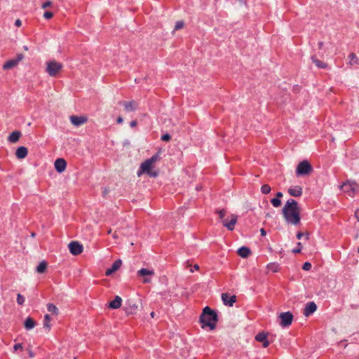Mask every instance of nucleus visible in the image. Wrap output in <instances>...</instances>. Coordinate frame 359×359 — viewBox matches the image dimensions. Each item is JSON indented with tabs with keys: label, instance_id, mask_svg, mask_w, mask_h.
<instances>
[{
	"label": "nucleus",
	"instance_id": "obj_1",
	"mask_svg": "<svg viewBox=\"0 0 359 359\" xmlns=\"http://www.w3.org/2000/svg\"><path fill=\"white\" fill-rule=\"evenodd\" d=\"M300 212L301 209L297 202L292 198L287 201L282 210L283 216L285 222L294 226L300 224Z\"/></svg>",
	"mask_w": 359,
	"mask_h": 359
},
{
	"label": "nucleus",
	"instance_id": "obj_2",
	"mask_svg": "<svg viewBox=\"0 0 359 359\" xmlns=\"http://www.w3.org/2000/svg\"><path fill=\"white\" fill-rule=\"evenodd\" d=\"M202 327H208L210 330H212L215 328L216 323L217 322V315L210 307L206 306L204 308L200 318Z\"/></svg>",
	"mask_w": 359,
	"mask_h": 359
},
{
	"label": "nucleus",
	"instance_id": "obj_3",
	"mask_svg": "<svg viewBox=\"0 0 359 359\" xmlns=\"http://www.w3.org/2000/svg\"><path fill=\"white\" fill-rule=\"evenodd\" d=\"M159 160V155L158 154L152 156L150 158L144 161L137 172V175L140 176L143 173L147 174L149 177H156L158 175L157 171L152 170L153 164Z\"/></svg>",
	"mask_w": 359,
	"mask_h": 359
},
{
	"label": "nucleus",
	"instance_id": "obj_4",
	"mask_svg": "<svg viewBox=\"0 0 359 359\" xmlns=\"http://www.w3.org/2000/svg\"><path fill=\"white\" fill-rule=\"evenodd\" d=\"M341 189L351 196H353L359 190V185L354 181H347L341 186Z\"/></svg>",
	"mask_w": 359,
	"mask_h": 359
},
{
	"label": "nucleus",
	"instance_id": "obj_5",
	"mask_svg": "<svg viewBox=\"0 0 359 359\" xmlns=\"http://www.w3.org/2000/svg\"><path fill=\"white\" fill-rule=\"evenodd\" d=\"M62 65L55 60L47 62L46 72L50 76H55L62 69Z\"/></svg>",
	"mask_w": 359,
	"mask_h": 359
},
{
	"label": "nucleus",
	"instance_id": "obj_6",
	"mask_svg": "<svg viewBox=\"0 0 359 359\" xmlns=\"http://www.w3.org/2000/svg\"><path fill=\"white\" fill-rule=\"evenodd\" d=\"M313 170L311 165L307 161L300 162L296 168V174L297 175H307Z\"/></svg>",
	"mask_w": 359,
	"mask_h": 359
},
{
	"label": "nucleus",
	"instance_id": "obj_7",
	"mask_svg": "<svg viewBox=\"0 0 359 359\" xmlns=\"http://www.w3.org/2000/svg\"><path fill=\"white\" fill-rule=\"evenodd\" d=\"M279 318L280 319V325L282 327H287L292 324L293 320V315L290 311L283 312L280 314Z\"/></svg>",
	"mask_w": 359,
	"mask_h": 359
},
{
	"label": "nucleus",
	"instance_id": "obj_8",
	"mask_svg": "<svg viewBox=\"0 0 359 359\" xmlns=\"http://www.w3.org/2000/svg\"><path fill=\"white\" fill-rule=\"evenodd\" d=\"M237 220L238 216L234 214H231L229 216V219L227 218L222 220V224L228 230L233 231L235 229Z\"/></svg>",
	"mask_w": 359,
	"mask_h": 359
},
{
	"label": "nucleus",
	"instance_id": "obj_9",
	"mask_svg": "<svg viewBox=\"0 0 359 359\" xmlns=\"http://www.w3.org/2000/svg\"><path fill=\"white\" fill-rule=\"evenodd\" d=\"M154 275V270H149L147 269L142 268L137 271V276L141 277H144L143 280L144 283H150L151 280L149 276H152Z\"/></svg>",
	"mask_w": 359,
	"mask_h": 359
},
{
	"label": "nucleus",
	"instance_id": "obj_10",
	"mask_svg": "<svg viewBox=\"0 0 359 359\" xmlns=\"http://www.w3.org/2000/svg\"><path fill=\"white\" fill-rule=\"evenodd\" d=\"M70 252L74 255H79L83 252V245L77 241H72L68 245Z\"/></svg>",
	"mask_w": 359,
	"mask_h": 359
},
{
	"label": "nucleus",
	"instance_id": "obj_11",
	"mask_svg": "<svg viewBox=\"0 0 359 359\" xmlns=\"http://www.w3.org/2000/svg\"><path fill=\"white\" fill-rule=\"evenodd\" d=\"M119 104L123 106L124 110L126 112L136 111L138 108V103L135 100L122 101L119 102Z\"/></svg>",
	"mask_w": 359,
	"mask_h": 359
},
{
	"label": "nucleus",
	"instance_id": "obj_12",
	"mask_svg": "<svg viewBox=\"0 0 359 359\" xmlns=\"http://www.w3.org/2000/svg\"><path fill=\"white\" fill-rule=\"evenodd\" d=\"M128 306L125 308V311L128 315L135 314L139 309V304L132 300L127 302Z\"/></svg>",
	"mask_w": 359,
	"mask_h": 359
},
{
	"label": "nucleus",
	"instance_id": "obj_13",
	"mask_svg": "<svg viewBox=\"0 0 359 359\" xmlns=\"http://www.w3.org/2000/svg\"><path fill=\"white\" fill-rule=\"evenodd\" d=\"M222 300L224 304L232 306L236 301V296H229L227 293H223L222 294Z\"/></svg>",
	"mask_w": 359,
	"mask_h": 359
},
{
	"label": "nucleus",
	"instance_id": "obj_14",
	"mask_svg": "<svg viewBox=\"0 0 359 359\" xmlns=\"http://www.w3.org/2000/svg\"><path fill=\"white\" fill-rule=\"evenodd\" d=\"M55 168L58 172H62L67 167L66 161L64 158H57L54 163Z\"/></svg>",
	"mask_w": 359,
	"mask_h": 359
},
{
	"label": "nucleus",
	"instance_id": "obj_15",
	"mask_svg": "<svg viewBox=\"0 0 359 359\" xmlns=\"http://www.w3.org/2000/svg\"><path fill=\"white\" fill-rule=\"evenodd\" d=\"M317 310V305L313 302H309L306 305L304 311V315L305 316H309Z\"/></svg>",
	"mask_w": 359,
	"mask_h": 359
},
{
	"label": "nucleus",
	"instance_id": "obj_16",
	"mask_svg": "<svg viewBox=\"0 0 359 359\" xmlns=\"http://www.w3.org/2000/svg\"><path fill=\"white\" fill-rule=\"evenodd\" d=\"M70 121L74 126H79L84 124L87 121V118L83 116L73 115L70 116Z\"/></svg>",
	"mask_w": 359,
	"mask_h": 359
},
{
	"label": "nucleus",
	"instance_id": "obj_17",
	"mask_svg": "<svg viewBox=\"0 0 359 359\" xmlns=\"http://www.w3.org/2000/svg\"><path fill=\"white\" fill-rule=\"evenodd\" d=\"M121 264L122 261L121 259L116 260L112 264V266L109 269H107L105 272L106 276H110L114 272H116L118 269H120Z\"/></svg>",
	"mask_w": 359,
	"mask_h": 359
},
{
	"label": "nucleus",
	"instance_id": "obj_18",
	"mask_svg": "<svg viewBox=\"0 0 359 359\" xmlns=\"http://www.w3.org/2000/svg\"><path fill=\"white\" fill-rule=\"evenodd\" d=\"M22 55H19L18 57V58H16V59L11 60L7 61L3 65V68L4 69H10L13 68L14 67H15L18 64V62L22 60Z\"/></svg>",
	"mask_w": 359,
	"mask_h": 359
},
{
	"label": "nucleus",
	"instance_id": "obj_19",
	"mask_svg": "<svg viewBox=\"0 0 359 359\" xmlns=\"http://www.w3.org/2000/svg\"><path fill=\"white\" fill-rule=\"evenodd\" d=\"M288 193L290 196L294 197H299L302 195L303 191L300 186L291 187L288 189Z\"/></svg>",
	"mask_w": 359,
	"mask_h": 359
},
{
	"label": "nucleus",
	"instance_id": "obj_20",
	"mask_svg": "<svg viewBox=\"0 0 359 359\" xmlns=\"http://www.w3.org/2000/svg\"><path fill=\"white\" fill-rule=\"evenodd\" d=\"M255 339L259 342H262L264 348L268 347L270 344L269 341L267 340L266 334L264 332H259V334H257V336L255 337Z\"/></svg>",
	"mask_w": 359,
	"mask_h": 359
},
{
	"label": "nucleus",
	"instance_id": "obj_21",
	"mask_svg": "<svg viewBox=\"0 0 359 359\" xmlns=\"http://www.w3.org/2000/svg\"><path fill=\"white\" fill-rule=\"evenodd\" d=\"M22 133L19 130H15L11 133L8 137V141L11 143H16L19 141Z\"/></svg>",
	"mask_w": 359,
	"mask_h": 359
},
{
	"label": "nucleus",
	"instance_id": "obj_22",
	"mask_svg": "<svg viewBox=\"0 0 359 359\" xmlns=\"http://www.w3.org/2000/svg\"><path fill=\"white\" fill-rule=\"evenodd\" d=\"M27 154L28 149L24 146L18 147L15 152L16 157L19 159L25 158L27 156Z\"/></svg>",
	"mask_w": 359,
	"mask_h": 359
},
{
	"label": "nucleus",
	"instance_id": "obj_23",
	"mask_svg": "<svg viewBox=\"0 0 359 359\" xmlns=\"http://www.w3.org/2000/svg\"><path fill=\"white\" fill-rule=\"evenodd\" d=\"M122 299L119 296H116L114 299L109 302V307L112 309H117L121 307Z\"/></svg>",
	"mask_w": 359,
	"mask_h": 359
},
{
	"label": "nucleus",
	"instance_id": "obj_24",
	"mask_svg": "<svg viewBox=\"0 0 359 359\" xmlns=\"http://www.w3.org/2000/svg\"><path fill=\"white\" fill-rule=\"evenodd\" d=\"M250 250L247 247H241L238 250V254L243 258H247L250 255Z\"/></svg>",
	"mask_w": 359,
	"mask_h": 359
},
{
	"label": "nucleus",
	"instance_id": "obj_25",
	"mask_svg": "<svg viewBox=\"0 0 359 359\" xmlns=\"http://www.w3.org/2000/svg\"><path fill=\"white\" fill-rule=\"evenodd\" d=\"M24 325L26 330H32L35 327L36 323L32 318L28 317L25 320Z\"/></svg>",
	"mask_w": 359,
	"mask_h": 359
},
{
	"label": "nucleus",
	"instance_id": "obj_26",
	"mask_svg": "<svg viewBox=\"0 0 359 359\" xmlns=\"http://www.w3.org/2000/svg\"><path fill=\"white\" fill-rule=\"evenodd\" d=\"M348 58L349 60V65H359V58L357 57V55L352 53H350L348 56Z\"/></svg>",
	"mask_w": 359,
	"mask_h": 359
},
{
	"label": "nucleus",
	"instance_id": "obj_27",
	"mask_svg": "<svg viewBox=\"0 0 359 359\" xmlns=\"http://www.w3.org/2000/svg\"><path fill=\"white\" fill-rule=\"evenodd\" d=\"M311 60L318 68L325 69L327 67V63L317 59L316 56H312Z\"/></svg>",
	"mask_w": 359,
	"mask_h": 359
},
{
	"label": "nucleus",
	"instance_id": "obj_28",
	"mask_svg": "<svg viewBox=\"0 0 359 359\" xmlns=\"http://www.w3.org/2000/svg\"><path fill=\"white\" fill-rule=\"evenodd\" d=\"M50 316L48 314L45 315L43 321V328L46 329V332H49L50 330Z\"/></svg>",
	"mask_w": 359,
	"mask_h": 359
},
{
	"label": "nucleus",
	"instance_id": "obj_29",
	"mask_svg": "<svg viewBox=\"0 0 359 359\" xmlns=\"http://www.w3.org/2000/svg\"><path fill=\"white\" fill-rule=\"evenodd\" d=\"M47 269V263L45 261L40 262V264L36 267V271L39 273H43L46 271Z\"/></svg>",
	"mask_w": 359,
	"mask_h": 359
},
{
	"label": "nucleus",
	"instance_id": "obj_30",
	"mask_svg": "<svg viewBox=\"0 0 359 359\" xmlns=\"http://www.w3.org/2000/svg\"><path fill=\"white\" fill-rule=\"evenodd\" d=\"M47 309L50 313H51L55 316H57L58 314V309L53 304H51V303L48 304Z\"/></svg>",
	"mask_w": 359,
	"mask_h": 359
},
{
	"label": "nucleus",
	"instance_id": "obj_31",
	"mask_svg": "<svg viewBox=\"0 0 359 359\" xmlns=\"http://www.w3.org/2000/svg\"><path fill=\"white\" fill-rule=\"evenodd\" d=\"M271 190V188L269 184H264L261 187V191L264 194H267L270 193Z\"/></svg>",
	"mask_w": 359,
	"mask_h": 359
},
{
	"label": "nucleus",
	"instance_id": "obj_32",
	"mask_svg": "<svg viewBox=\"0 0 359 359\" xmlns=\"http://www.w3.org/2000/svg\"><path fill=\"white\" fill-rule=\"evenodd\" d=\"M184 21L182 20H179L177 21L176 23H175V29L173 30V33L175 32V31L176 30H179V29H181L184 27Z\"/></svg>",
	"mask_w": 359,
	"mask_h": 359
},
{
	"label": "nucleus",
	"instance_id": "obj_33",
	"mask_svg": "<svg viewBox=\"0 0 359 359\" xmlns=\"http://www.w3.org/2000/svg\"><path fill=\"white\" fill-rule=\"evenodd\" d=\"M271 203L275 208H278L281 205V201L278 198H272Z\"/></svg>",
	"mask_w": 359,
	"mask_h": 359
},
{
	"label": "nucleus",
	"instance_id": "obj_34",
	"mask_svg": "<svg viewBox=\"0 0 359 359\" xmlns=\"http://www.w3.org/2000/svg\"><path fill=\"white\" fill-rule=\"evenodd\" d=\"M25 298L20 294L17 295V302L19 305H22L25 303Z\"/></svg>",
	"mask_w": 359,
	"mask_h": 359
},
{
	"label": "nucleus",
	"instance_id": "obj_35",
	"mask_svg": "<svg viewBox=\"0 0 359 359\" xmlns=\"http://www.w3.org/2000/svg\"><path fill=\"white\" fill-rule=\"evenodd\" d=\"M311 269V264L310 262H305L302 266V269L305 271H309Z\"/></svg>",
	"mask_w": 359,
	"mask_h": 359
},
{
	"label": "nucleus",
	"instance_id": "obj_36",
	"mask_svg": "<svg viewBox=\"0 0 359 359\" xmlns=\"http://www.w3.org/2000/svg\"><path fill=\"white\" fill-rule=\"evenodd\" d=\"M53 16V13L50 11H46L44 13H43V18L48 20V19H50L52 18Z\"/></svg>",
	"mask_w": 359,
	"mask_h": 359
},
{
	"label": "nucleus",
	"instance_id": "obj_37",
	"mask_svg": "<svg viewBox=\"0 0 359 359\" xmlns=\"http://www.w3.org/2000/svg\"><path fill=\"white\" fill-rule=\"evenodd\" d=\"M217 212L218 213L219 218L223 220L226 214L225 210L222 209L220 210H217Z\"/></svg>",
	"mask_w": 359,
	"mask_h": 359
},
{
	"label": "nucleus",
	"instance_id": "obj_38",
	"mask_svg": "<svg viewBox=\"0 0 359 359\" xmlns=\"http://www.w3.org/2000/svg\"><path fill=\"white\" fill-rule=\"evenodd\" d=\"M297 246H298V247H297V248H295V249H293V250H292V252H294V253H299V252H301V250H302V244H301V243H300V242H299V243H297Z\"/></svg>",
	"mask_w": 359,
	"mask_h": 359
},
{
	"label": "nucleus",
	"instance_id": "obj_39",
	"mask_svg": "<svg viewBox=\"0 0 359 359\" xmlns=\"http://www.w3.org/2000/svg\"><path fill=\"white\" fill-rule=\"evenodd\" d=\"M170 139H171V137H170V135L169 134H168V133H167V134H165V135H163L161 136V140H162L163 141H165V142H168V141L170 140Z\"/></svg>",
	"mask_w": 359,
	"mask_h": 359
},
{
	"label": "nucleus",
	"instance_id": "obj_40",
	"mask_svg": "<svg viewBox=\"0 0 359 359\" xmlns=\"http://www.w3.org/2000/svg\"><path fill=\"white\" fill-rule=\"evenodd\" d=\"M51 5H52V2L50 1H48L43 3L41 7H42V8L45 9V8L50 7Z\"/></svg>",
	"mask_w": 359,
	"mask_h": 359
},
{
	"label": "nucleus",
	"instance_id": "obj_41",
	"mask_svg": "<svg viewBox=\"0 0 359 359\" xmlns=\"http://www.w3.org/2000/svg\"><path fill=\"white\" fill-rule=\"evenodd\" d=\"M23 348L22 345L21 344H16L14 345V349L15 351L17 350H22Z\"/></svg>",
	"mask_w": 359,
	"mask_h": 359
},
{
	"label": "nucleus",
	"instance_id": "obj_42",
	"mask_svg": "<svg viewBox=\"0 0 359 359\" xmlns=\"http://www.w3.org/2000/svg\"><path fill=\"white\" fill-rule=\"evenodd\" d=\"M116 122H117V123H118V124L122 123L123 122V117H122V116H118V117L117 118V119H116Z\"/></svg>",
	"mask_w": 359,
	"mask_h": 359
},
{
	"label": "nucleus",
	"instance_id": "obj_43",
	"mask_svg": "<svg viewBox=\"0 0 359 359\" xmlns=\"http://www.w3.org/2000/svg\"><path fill=\"white\" fill-rule=\"evenodd\" d=\"M268 267H269V268H270V267H273V271L274 272H276V271H277L278 266H276V265H273V264H271V265L268 266Z\"/></svg>",
	"mask_w": 359,
	"mask_h": 359
},
{
	"label": "nucleus",
	"instance_id": "obj_44",
	"mask_svg": "<svg viewBox=\"0 0 359 359\" xmlns=\"http://www.w3.org/2000/svg\"><path fill=\"white\" fill-rule=\"evenodd\" d=\"M15 25L17 26V27H20L22 25V22L20 21V20L18 19L15 20Z\"/></svg>",
	"mask_w": 359,
	"mask_h": 359
},
{
	"label": "nucleus",
	"instance_id": "obj_45",
	"mask_svg": "<svg viewBox=\"0 0 359 359\" xmlns=\"http://www.w3.org/2000/svg\"><path fill=\"white\" fill-rule=\"evenodd\" d=\"M137 121H133L130 122V125L131 127H135L137 126Z\"/></svg>",
	"mask_w": 359,
	"mask_h": 359
},
{
	"label": "nucleus",
	"instance_id": "obj_46",
	"mask_svg": "<svg viewBox=\"0 0 359 359\" xmlns=\"http://www.w3.org/2000/svg\"><path fill=\"white\" fill-rule=\"evenodd\" d=\"M302 236H303V233H302V232H298V233H297V238L298 239H301V238H302Z\"/></svg>",
	"mask_w": 359,
	"mask_h": 359
},
{
	"label": "nucleus",
	"instance_id": "obj_47",
	"mask_svg": "<svg viewBox=\"0 0 359 359\" xmlns=\"http://www.w3.org/2000/svg\"><path fill=\"white\" fill-rule=\"evenodd\" d=\"M281 197H283V193L282 192H278L276 194V198L280 199V198H281Z\"/></svg>",
	"mask_w": 359,
	"mask_h": 359
},
{
	"label": "nucleus",
	"instance_id": "obj_48",
	"mask_svg": "<svg viewBox=\"0 0 359 359\" xmlns=\"http://www.w3.org/2000/svg\"><path fill=\"white\" fill-rule=\"evenodd\" d=\"M27 351H28L29 355L30 357H33L34 356V353H33V352H32V351L31 349H29V348L27 349Z\"/></svg>",
	"mask_w": 359,
	"mask_h": 359
},
{
	"label": "nucleus",
	"instance_id": "obj_49",
	"mask_svg": "<svg viewBox=\"0 0 359 359\" xmlns=\"http://www.w3.org/2000/svg\"><path fill=\"white\" fill-rule=\"evenodd\" d=\"M318 48L320 49H321L323 48V42L319 41L318 43Z\"/></svg>",
	"mask_w": 359,
	"mask_h": 359
},
{
	"label": "nucleus",
	"instance_id": "obj_50",
	"mask_svg": "<svg viewBox=\"0 0 359 359\" xmlns=\"http://www.w3.org/2000/svg\"><path fill=\"white\" fill-rule=\"evenodd\" d=\"M262 236H264L266 235V231L264 229H261L260 230Z\"/></svg>",
	"mask_w": 359,
	"mask_h": 359
},
{
	"label": "nucleus",
	"instance_id": "obj_51",
	"mask_svg": "<svg viewBox=\"0 0 359 359\" xmlns=\"http://www.w3.org/2000/svg\"><path fill=\"white\" fill-rule=\"evenodd\" d=\"M194 269L196 271L199 270V266L198 264H195L194 266Z\"/></svg>",
	"mask_w": 359,
	"mask_h": 359
},
{
	"label": "nucleus",
	"instance_id": "obj_52",
	"mask_svg": "<svg viewBox=\"0 0 359 359\" xmlns=\"http://www.w3.org/2000/svg\"><path fill=\"white\" fill-rule=\"evenodd\" d=\"M150 316H151L152 318H154V316H155V313H154V312H151V313H150Z\"/></svg>",
	"mask_w": 359,
	"mask_h": 359
},
{
	"label": "nucleus",
	"instance_id": "obj_53",
	"mask_svg": "<svg viewBox=\"0 0 359 359\" xmlns=\"http://www.w3.org/2000/svg\"><path fill=\"white\" fill-rule=\"evenodd\" d=\"M117 237H118V236H117V234H116V233H114V235H113V238H117Z\"/></svg>",
	"mask_w": 359,
	"mask_h": 359
},
{
	"label": "nucleus",
	"instance_id": "obj_54",
	"mask_svg": "<svg viewBox=\"0 0 359 359\" xmlns=\"http://www.w3.org/2000/svg\"><path fill=\"white\" fill-rule=\"evenodd\" d=\"M107 233H108L109 234V233H111V229H109L108 230V232H107Z\"/></svg>",
	"mask_w": 359,
	"mask_h": 359
},
{
	"label": "nucleus",
	"instance_id": "obj_55",
	"mask_svg": "<svg viewBox=\"0 0 359 359\" xmlns=\"http://www.w3.org/2000/svg\"><path fill=\"white\" fill-rule=\"evenodd\" d=\"M358 252L359 253V247L358 248Z\"/></svg>",
	"mask_w": 359,
	"mask_h": 359
},
{
	"label": "nucleus",
	"instance_id": "obj_56",
	"mask_svg": "<svg viewBox=\"0 0 359 359\" xmlns=\"http://www.w3.org/2000/svg\"><path fill=\"white\" fill-rule=\"evenodd\" d=\"M240 1H245V0H239Z\"/></svg>",
	"mask_w": 359,
	"mask_h": 359
}]
</instances>
